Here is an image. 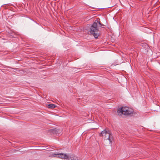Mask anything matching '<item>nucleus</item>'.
Masks as SVG:
<instances>
[{
	"label": "nucleus",
	"mask_w": 160,
	"mask_h": 160,
	"mask_svg": "<svg viewBox=\"0 0 160 160\" xmlns=\"http://www.w3.org/2000/svg\"><path fill=\"white\" fill-rule=\"evenodd\" d=\"M101 25L100 21L96 20L92 24L91 27L90 32V34L92 35L96 38H98L100 35V33L98 28V26Z\"/></svg>",
	"instance_id": "obj_1"
},
{
	"label": "nucleus",
	"mask_w": 160,
	"mask_h": 160,
	"mask_svg": "<svg viewBox=\"0 0 160 160\" xmlns=\"http://www.w3.org/2000/svg\"><path fill=\"white\" fill-rule=\"evenodd\" d=\"M118 114L121 115L122 114L129 115L132 113L133 110L127 107H123L119 109L117 112Z\"/></svg>",
	"instance_id": "obj_3"
},
{
	"label": "nucleus",
	"mask_w": 160,
	"mask_h": 160,
	"mask_svg": "<svg viewBox=\"0 0 160 160\" xmlns=\"http://www.w3.org/2000/svg\"><path fill=\"white\" fill-rule=\"evenodd\" d=\"M55 155H58V158L62 159H67L69 157L67 154L62 153H58V154H56Z\"/></svg>",
	"instance_id": "obj_4"
},
{
	"label": "nucleus",
	"mask_w": 160,
	"mask_h": 160,
	"mask_svg": "<svg viewBox=\"0 0 160 160\" xmlns=\"http://www.w3.org/2000/svg\"><path fill=\"white\" fill-rule=\"evenodd\" d=\"M58 152L52 153V154H51V155L49 156L52 157L58 158V155H55V154H58Z\"/></svg>",
	"instance_id": "obj_6"
},
{
	"label": "nucleus",
	"mask_w": 160,
	"mask_h": 160,
	"mask_svg": "<svg viewBox=\"0 0 160 160\" xmlns=\"http://www.w3.org/2000/svg\"><path fill=\"white\" fill-rule=\"evenodd\" d=\"M100 136H102L106 145H110L112 142V136L109 130H104L101 132Z\"/></svg>",
	"instance_id": "obj_2"
},
{
	"label": "nucleus",
	"mask_w": 160,
	"mask_h": 160,
	"mask_svg": "<svg viewBox=\"0 0 160 160\" xmlns=\"http://www.w3.org/2000/svg\"><path fill=\"white\" fill-rule=\"evenodd\" d=\"M56 105L53 104H50L48 105V107L50 108H53L56 107Z\"/></svg>",
	"instance_id": "obj_5"
}]
</instances>
